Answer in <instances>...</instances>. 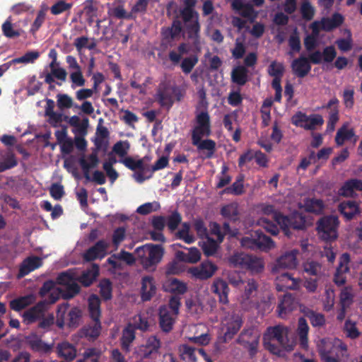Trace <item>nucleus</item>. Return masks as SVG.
<instances>
[{"mask_svg":"<svg viewBox=\"0 0 362 362\" xmlns=\"http://www.w3.org/2000/svg\"><path fill=\"white\" fill-rule=\"evenodd\" d=\"M288 328L281 325L268 327L263 337L264 347L277 356H281L284 351L293 350V345L288 344Z\"/></svg>","mask_w":362,"mask_h":362,"instance_id":"nucleus-1","label":"nucleus"},{"mask_svg":"<svg viewBox=\"0 0 362 362\" xmlns=\"http://www.w3.org/2000/svg\"><path fill=\"white\" fill-rule=\"evenodd\" d=\"M317 349L322 362H340L346 356L347 346L338 338H322L317 344Z\"/></svg>","mask_w":362,"mask_h":362,"instance_id":"nucleus-2","label":"nucleus"},{"mask_svg":"<svg viewBox=\"0 0 362 362\" xmlns=\"http://www.w3.org/2000/svg\"><path fill=\"white\" fill-rule=\"evenodd\" d=\"M185 95L186 88L184 86L164 84L158 90L157 100L162 107L169 110L175 101L182 100Z\"/></svg>","mask_w":362,"mask_h":362,"instance_id":"nucleus-3","label":"nucleus"},{"mask_svg":"<svg viewBox=\"0 0 362 362\" xmlns=\"http://www.w3.org/2000/svg\"><path fill=\"white\" fill-rule=\"evenodd\" d=\"M274 221L280 226L284 235L291 237V229L304 230L306 228L305 216L298 212L293 213L289 216H285L281 213L275 214Z\"/></svg>","mask_w":362,"mask_h":362,"instance_id":"nucleus-4","label":"nucleus"},{"mask_svg":"<svg viewBox=\"0 0 362 362\" xmlns=\"http://www.w3.org/2000/svg\"><path fill=\"white\" fill-rule=\"evenodd\" d=\"M69 307V305L68 303H64L57 306V325L59 328L64 327L65 324H66L69 327H77L79 325L82 317L81 309L77 307L72 308L69 311L67 317H66V313Z\"/></svg>","mask_w":362,"mask_h":362,"instance_id":"nucleus-5","label":"nucleus"},{"mask_svg":"<svg viewBox=\"0 0 362 362\" xmlns=\"http://www.w3.org/2000/svg\"><path fill=\"white\" fill-rule=\"evenodd\" d=\"M339 224L336 216H325L320 218L317 223L318 234L325 242H332L338 237L337 228Z\"/></svg>","mask_w":362,"mask_h":362,"instance_id":"nucleus-6","label":"nucleus"},{"mask_svg":"<svg viewBox=\"0 0 362 362\" xmlns=\"http://www.w3.org/2000/svg\"><path fill=\"white\" fill-rule=\"evenodd\" d=\"M260 336L261 334L257 328H245L240 333L236 343L247 349L250 356H254L257 352Z\"/></svg>","mask_w":362,"mask_h":362,"instance_id":"nucleus-7","label":"nucleus"},{"mask_svg":"<svg viewBox=\"0 0 362 362\" xmlns=\"http://www.w3.org/2000/svg\"><path fill=\"white\" fill-rule=\"evenodd\" d=\"M211 134L209 115H197L196 125L192 132V141L208 137Z\"/></svg>","mask_w":362,"mask_h":362,"instance_id":"nucleus-8","label":"nucleus"},{"mask_svg":"<svg viewBox=\"0 0 362 362\" xmlns=\"http://www.w3.org/2000/svg\"><path fill=\"white\" fill-rule=\"evenodd\" d=\"M217 266L211 261H204L199 267H194L189 269L188 272L194 278L199 280H206L214 276Z\"/></svg>","mask_w":362,"mask_h":362,"instance_id":"nucleus-9","label":"nucleus"},{"mask_svg":"<svg viewBox=\"0 0 362 362\" xmlns=\"http://www.w3.org/2000/svg\"><path fill=\"white\" fill-rule=\"evenodd\" d=\"M224 327L226 331L224 332V341L232 339L238 332L243 324L242 317L236 313H233L225 318Z\"/></svg>","mask_w":362,"mask_h":362,"instance_id":"nucleus-10","label":"nucleus"},{"mask_svg":"<svg viewBox=\"0 0 362 362\" xmlns=\"http://www.w3.org/2000/svg\"><path fill=\"white\" fill-rule=\"evenodd\" d=\"M108 247L109 244L105 240H100L84 252L83 258L86 262L101 259L106 255Z\"/></svg>","mask_w":362,"mask_h":362,"instance_id":"nucleus-11","label":"nucleus"},{"mask_svg":"<svg viewBox=\"0 0 362 362\" xmlns=\"http://www.w3.org/2000/svg\"><path fill=\"white\" fill-rule=\"evenodd\" d=\"M349 262L350 255L347 252L343 253L333 279L334 284L338 286L344 285L346 281V274L349 272Z\"/></svg>","mask_w":362,"mask_h":362,"instance_id":"nucleus-12","label":"nucleus"},{"mask_svg":"<svg viewBox=\"0 0 362 362\" xmlns=\"http://www.w3.org/2000/svg\"><path fill=\"white\" fill-rule=\"evenodd\" d=\"M164 250L161 245H148L147 258L141 262L143 267L148 269L156 266L160 262Z\"/></svg>","mask_w":362,"mask_h":362,"instance_id":"nucleus-13","label":"nucleus"},{"mask_svg":"<svg viewBox=\"0 0 362 362\" xmlns=\"http://www.w3.org/2000/svg\"><path fill=\"white\" fill-rule=\"evenodd\" d=\"M232 7L242 17L247 18L250 23H253L257 18L258 12L255 10L253 5L250 3H245L243 0H234L232 3Z\"/></svg>","mask_w":362,"mask_h":362,"instance_id":"nucleus-14","label":"nucleus"},{"mask_svg":"<svg viewBox=\"0 0 362 362\" xmlns=\"http://www.w3.org/2000/svg\"><path fill=\"white\" fill-rule=\"evenodd\" d=\"M183 33V26L182 21L175 17L169 27H165L161 29V35L163 39L167 42H170L179 38Z\"/></svg>","mask_w":362,"mask_h":362,"instance_id":"nucleus-15","label":"nucleus"},{"mask_svg":"<svg viewBox=\"0 0 362 362\" xmlns=\"http://www.w3.org/2000/svg\"><path fill=\"white\" fill-rule=\"evenodd\" d=\"M291 67L293 74L300 78L305 77L311 70V64L308 59L303 55L293 59Z\"/></svg>","mask_w":362,"mask_h":362,"instance_id":"nucleus-16","label":"nucleus"},{"mask_svg":"<svg viewBox=\"0 0 362 362\" xmlns=\"http://www.w3.org/2000/svg\"><path fill=\"white\" fill-rule=\"evenodd\" d=\"M185 31L182 35L185 33L187 37L190 40L195 48H199L200 46V30L201 25L199 19H194L189 23L185 24Z\"/></svg>","mask_w":362,"mask_h":362,"instance_id":"nucleus-17","label":"nucleus"},{"mask_svg":"<svg viewBox=\"0 0 362 362\" xmlns=\"http://www.w3.org/2000/svg\"><path fill=\"white\" fill-rule=\"evenodd\" d=\"M159 325L161 329L165 332H169L173 329L175 322V317L167 305H161L158 310Z\"/></svg>","mask_w":362,"mask_h":362,"instance_id":"nucleus-18","label":"nucleus"},{"mask_svg":"<svg viewBox=\"0 0 362 362\" xmlns=\"http://www.w3.org/2000/svg\"><path fill=\"white\" fill-rule=\"evenodd\" d=\"M45 310V302L40 301L34 306L24 312L23 321L26 324H32L41 319L44 316Z\"/></svg>","mask_w":362,"mask_h":362,"instance_id":"nucleus-19","label":"nucleus"},{"mask_svg":"<svg viewBox=\"0 0 362 362\" xmlns=\"http://www.w3.org/2000/svg\"><path fill=\"white\" fill-rule=\"evenodd\" d=\"M156 293V286L154 278L145 276L141 279V298L142 301H148Z\"/></svg>","mask_w":362,"mask_h":362,"instance_id":"nucleus-20","label":"nucleus"},{"mask_svg":"<svg viewBox=\"0 0 362 362\" xmlns=\"http://www.w3.org/2000/svg\"><path fill=\"white\" fill-rule=\"evenodd\" d=\"M211 291L218 296L219 302L222 304L228 303L229 287L228 283L222 279H216L214 281Z\"/></svg>","mask_w":362,"mask_h":362,"instance_id":"nucleus-21","label":"nucleus"},{"mask_svg":"<svg viewBox=\"0 0 362 362\" xmlns=\"http://www.w3.org/2000/svg\"><path fill=\"white\" fill-rule=\"evenodd\" d=\"M296 306L297 302L292 294L286 293L284 295L277 307L276 311L278 312L279 317L281 318L286 317L287 313L296 309Z\"/></svg>","mask_w":362,"mask_h":362,"instance_id":"nucleus-22","label":"nucleus"},{"mask_svg":"<svg viewBox=\"0 0 362 362\" xmlns=\"http://www.w3.org/2000/svg\"><path fill=\"white\" fill-rule=\"evenodd\" d=\"M298 253L297 250H292L285 252L277 259L276 267L277 268L290 269L296 268L298 264L297 255Z\"/></svg>","mask_w":362,"mask_h":362,"instance_id":"nucleus-23","label":"nucleus"},{"mask_svg":"<svg viewBox=\"0 0 362 362\" xmlns=\"http://www.w3.org/2000/svg\"><path fill=\"white\" fill-rule=\"evenodd\" d=\"M56 352L59 358L66 361H72L76 356L77 350L72 344L62 341L57 345Z\"/></svg>","mask_w":362,"mask_h":362,"instance_id":"nucleus-24","label":"nucleus"},{"mask_svg":"<svg viewBox=\"0 0 362 362\" xmlns=\"http://www.w3.org/2000/svg\"><path fill=\"white\" fill-rule=\"evenodd\" d=\"M35 300L36 296L34 294L30 293L11 300L9 302V307L11 310L19 312L29 305H33Z\"/></svg>","mask_w":362,"mask_h":362,"instance_id":"nucleus-25","label":"nucleus"},{"mask_svg":"<svg viewBox=\"0 0 362 362\" xmlns=\"http://www.w3.org/2000/svg\"><path fill=\"white\" fill-rule=\"evenodd\" d=\"M354 191H362V180L351 178L346 180L339 189V194L343 197H352Z\"/></svg>","mask_w":362,"mask_h":362,"instance_id":"nucleus-26","label":"nucleus"},{"mask_svg":"<svg viewBox=\"0 0 362 362\" xmlns=\"http://www.w3.org/2000/svg\"><path fill=\"white\" fill-rule=\"evenodd\" d=\"M339 211L347 221L351 220L356 214L360 213L358 204L354 200L341 202L339 205Z\"/></svg>","mask_w":362,"mask_h":362,"instance_id":"nucleus-27","label":"nucleus"},{"mask_svg":"<svg viewBox=\"0 0 362 362\" xmlns=\"http://www.w3.org/2000/svg\"><path fill=\"white\" fill-rule=\"evenodd\" d=\"M344 16L339 13H334L331 18H322L320 24L321 30L329 32L339 28L344 23Z\"/></svg>","mask_w":362,"mask_h":362,"instance_id":"nucleus-28","label":"nucleus"},{"mask_svg":"<svg viewBox=\"0 0 362 362\" xmlns=\"http://www.w3.org/2000/svg\"><path fill=\"white\" fill-rule=\"evenodd\" d=\"M88 160L90 162H87V160L82 157L79 159V164L83 170L84 177L88 181H90V169L96 168L100 161L98 156V152L93 151V152L88 156Z\"/></svg>","mask_w":362,"mask_h":362,"instance_id":"nucleus-29","label":"nucleus"},{"mask_svg":"<svg viewBox=\"0 0 362 362\" xmlns=\"http://www.w3.org/2000/svg\"><path fill=\"white\" fill-rule=\"evenodd\" d=\"M220 214L229 222L235 223L240 220L238 204L235 202L223 206Z\"/></svg>","mask_w":362,"mask_h":362,"instance_id":"nucleus-30","label":"nucleus"},{"mask_svg":"<svg viewBox=\"0 0 362 362\" xmlns=\"http://www.w3.org/2000/svg\"><path fill=\"white\" fill-rule=\"evenodd\" d=\"M98 274L99 267L98 264H93L90 269L83 271L76 280L84 287H88L95 281Z\"/></svg>","mask_w":362,"mask_h":362,"instance_id":"nucleus-31","label":"nucleus"},{"mask_svg":"<svg viewBox=\"0 0 362 362\" xmlns=\"http://www.w3.org/2000/svg\"><path fill=\"white\" fill-rule=\"evenodd\" d=\"M308 331L309 327L306 320L304 317H300L298 319L297 334L299 338V346L303 350L308 349Z\"/></svg>","mask_w":362,"mask_h":362,"instance_id":"nucleus-32","label":"nucleus"},{"mask_svg":"<svg viewBox=\"0 0 362 362\" xmlns=\"http://www.w3.org/2000/svg\"><path fill=\"white\" fill-rule=\"evenodd\" d=\"M41 265V258L36 256L29 257L24 259L23 263L21 264L19 269V274L21 276H24L28 274L30 272L39 268Z\"/></svg>","mask_w":362,"mask_h":362,"instance_id":"nucleus-33","label":"nucleus"},{"mask_svg":"<svg viewBox=\"0 0 362 362\" xmlns=\"http://www.w3.org/2000/svg\"><path fill=\"white\" fill-rule=\"evenodd\" d=\"M160 347V341L156 336L150 337L141 349L144 358H151L152 355L157 354Z\"/></svg>","mask_w":362,"mask_h":362,"instance_id":"nucleus-34","label":"nucleus"},{"mask_svg":"<svg viewBox=\"0 0 362 362\" xmlns=\"http://www.w3.org/2000/svg\"><path fill=\"white\" fill-rule=\"evenodd\" d=\"M88 313L93 321L100 320L101 310L100 304L101 300L100 298L95 294H91L88 299Z\"/></svg>","mask_w":362,"mask_h":362,"instance_id":"nucleus-35","label":"nucleus"},{"mask_svg":"<svg viewBox=\"0 0 362 362\" xmlns=\"http://www.w3.org/2000/svg\"><path fill=\"white\" fill-rule=\"evenodd\" d=\"M101 328L100 320L93 321L92 324L83 327L80 334L81 337H86L88 340H95L100 334Z\"/></svg>","mask_w":362,"mask_h":362,"instance_id":"nucleus-36","label":"nucleus"},{"mask_svg":"<svg viewBox=\"0 0 362 362\" xmlns=\"http://www.w3.org/2000/svg\"><path fill=\"white\" fill-rule=\"evenodd\" d=\"M192 144L197 146L199 151L206 150V158H211L216 151V142L212 139L202 140V139H194Z\"/></svg>","mask_w":362,"mask_h":362,"instance_id":"nucleus-37","label":"nucleus"},{"mask_svg":"<svg viewBox=\"0 0 362 362\" xmlns=\"http://www.w3.org/2000/svg\"><path fill=\"white\" fill-rule=\"evenodd\" d=\"M247 73L248 71L245 66H237L231 71V80L238 86H244L248 80Z\"/></svg>","mask_w":362,"mask_h":362,"instance_id":"nucleus-38","label":"nucleus"},{"mask_svg":"<svg viewBox=\"0 0 362 362\" xmlns=\"http://www.w3.org/2000/svg\"><path fill=\"white\" fill-rule=\"evenodd\" d=\"M70 124L74 127V132L80 136H85L87 134L88 127V119L83 118L82 119L74 115L70 118Z\"/></svg>","mask_w":362,"mask_h":362,"instance_id":"nucleus-39","label":"nucleus"},{"mask_svg":"<svg viewBox=\"0 0 362 362\" xmlns=\"http://www.w3.org/2000/svg\"><path fill=\"white\" fill-rule=\"evenodd\" d=\"M349 124L345 123L340 127L335 136L336 144L339 146H342L346 141H349L355 136L353 129L348 128Z\"/></svg>","mask_w":362,"mask_h":362,"instance_id":"nucleus-40","label":"nucleus"},{"mask_svg":"<svg viewBox=\"0 0 362 362\" xmlns=\"http://www.w3.org/2000/svg\"><path fill=\"white\" fill-rule=\"evenodd\" d=\"M135 327L134 325L129 323L122 331L121 338L122 347L127 350L135 339Z\"/></svg>","mask_w":362,"mask_h":362,"instance_id":"nucleus-41","label":"nucleus"},{"mask_svg":"<svg viewBox=\"0 0 362 362\" xmlns=\"http://www.w3.org/2000/svg\"><path fill=\"white\" fill-rule=\"evenodd\" d=\"M74 280L71 283L65 286L64 288H58L59 293L64 299H70L79 293L81 287Z\"/></svg>","mask_w":362,"mask_h":362,"instance_id":"nucleus-42","label":"nucleus"},{"mask_svg":"<svg viewBox=\"0 0 362 362\" xmlns=\"http://www.w3.org/2000/svg\"><path fill=\"white\" fill-rule=\"evenodd\" d=\"M255 237H256L257 250H264L271 249L274 246L271 238L259 230H255Z\"/></svg>","mask_w":362,"mask_h":362,"instance_id":"nucleus-43","label":"nucleus"},{"mask_svg":"<svg viewBox=\"0 0 362 362\" xmlns=\"http://www.w3.org/2000/svg\"><path fill=\"white\" fill-rule=\"evenodd\" d=\"M244 176L243 175H240L236 177L235 181L232 184L231 186L225 188L222 194H230L233 195H241L245 192L244 190Z\"/></svg>","mask_w":362,"mask_h":362,"instance_id":"nucleus-44","label":"nucleus"},{"mask_svg":"<svg viewBox=\"0 0 362 362\" xmlns=\"http://www.w3.org/2000/svg\"><path fill=\"white\" fill-rule=\"evenodd\" d=\"M177 258L185 262L188 263H196L201 258V253L199 250L196 247H192L189 249L187 253L184 252H178L177 253Z\"/></svg>","mask_w":362,"mask_h":362,"instance_id":"nucleus-45","label":"nucleus"},{"mask_svg":"<svg viewBox=\"0 0 362 362\" xmlns=\"http://www.w3.org/2000/svg\"><path fill=\"white\" fill-rule=\"evenodd\" d=\"M305 315L314 327L320 328L325 325V316L322 313H317L313 310H308Z\"/></svg>","mask_w":362,"mask_h":362,"instance_id":"nucleus-46","label":"nucleus"},{"mask_svg":"<svg viewBox=\"0 0 362 362\" xmlns=\"http://www.w3.org/2000/svg\"><path fill=\"white\" fill-rule=\"evenodd\" d=\"M28 344L32 350L40 353L47 354L52 349V344H48L42 339L35 337L28 340Z\"/></svg>","mask_w":362,"mask_h":362,"instance_id":"nucleus-47","label":"nucleus"},{"mask_svg":"<svg viewBox=\"0 0 362 362\" xmlns=\"http://www.w3.org/2000/svg\"><path fill=\"white\" fill-rule=\"evenodd\" d=\"M168 291L180 296L185 293L187 291V286L185 283L176 278H173L168 281Z\"/></svg>","mask_w":362,"mask_h":362,"instance_id":"nucleus-48","label":"nucleus"},{"mask_svg":"<svg viewBox=\"0 0 362 362\" xmlns=\"http://www.w3.org/2000/svg\"><path fill=\"white\" fill-rule=\"evenodd\" d=\"M1 30L3 35L9 39H13L16 37H18L21 36L23 30L21 29L16 30L13 28V25L12 24L10 18H8L1 25Z\"/></svg>","mask_w":362,"mask_h":362,"instance_id":"nucleus-49","label":"nucleus"},{"mask_svg":"<svg viewBox=\"0 0 362 362\" xmlns=\"http://www.w3.org/2000/svg\"><path fill=\"white\" fill-rule=\"evenodd\" d=\"M250 256V255L244 252H237L230 257V262L234 267L245 269Z\"/></svg>","mask_w":362,"mask_h":362,"instance_id":"nucleus-50","label":"nucleus"},{"mask_svg":"<svg viewBox=\"0 0 362 362\" xmlns=\"http://www.w3.org/2000/svg\"><path fill=\"white\" fill-rule=\"evenodd\" d=\"M119 162L124 165V166L128 169L133 171L136 170L144 171L145 170L143 159L135 160L132 157L128 156L124 158H121Z\"/></svg>","mask_w":362,"mask_h":362,"instance_id":"nucleus-51","label":"nucleus"},{"mask_svg":"<svg viewBox=\"0 0 362 362\" xmlns=\"http://www.w3.org/2000/svg\"><path fill=\"white\" fill-rule=\"evenodd\" d=\"M76 103L71 97L67 94L59 93L57 95V105L60 110L73 108L74 110Z\"/></svg>","mask_w":362,"mask_h":362,"instance_id":"nucleus-52","label":"nucleus"},{"mask_svg":"<svg viewBox=\"0 0 362 362\" xmlns=\"http://www.w3.org/2000/svg\"><path fill=\"white\" fill-rule=\"evenodd\" d=\"M48 7L46 6H42L40 10L37 12V16L33 21L30 32L35 35L36 32L40 28L42 25L44 23L46 17V12Z\"/></svg>","mask_w":362,"mask_h":362,"instance_id":"nucleus-53","label":"nucleus"},{"mask_svg":"<svg viewBox=\"0 0 362 362\" xmlns=\"http://www.w3.org/2000/svg\"><path fill=\"white\" fill-rule=\"evenodd\" d=\"M197 349L188 345H183L180 349V358L185 362H194L197 356Z\"/></svg>","mask_w":362,"mask_h":362,"instance_id":"nucleus-54","label":"nucleus"},{"mask_svg":"<svg viewBox=\"0 0 362 362\" xmlns=\"http://www.w3.org/2000/svg\"><path fill=\"white\" fill-rule=\"evenodd\" d=\"M205 238L206 241L202 243V249L206 257L212 256L216 253L219 243L218 240H215L209 236Z\"/></svg>","mask_w":362,"mask_h":362,"instance_id":"nucleus-55","label":"nucleus"},{"mask_svg":"<svg viewBox=\"0 0 362 362\" xmlns=\"http://www.w3.org/2000/svg\"><path fill=\"white\" fill-rule=\"evenodd\" d=\"M98 287L100 288V295L105 300L112 298V285L110 279H102L99 283Z\"/></svg>","mask_w":362,"mask_h":362,"instance_id":"nucleus-56","label":"nucleus"},{"mask_svg":"<svg viewBox=\"0 0 362 362\" xmlns=\"http://www.w3.org/2000/svg\"><path fill=\"white\" fill-rule=\"evenodd\" d=\"M101 352L96 348H88L83 354V358L78 360L77 362H99Z\"/></svg>","mask_w":362,"mask_h":362,"instance_id":"nucleus-57","label":"nucleus"},{"mask_svg":"<svg viewBox=\"0 0 362 362\" xmlns=\"http://www.w3.org/2000/svg\"><path fill=\"white\" fill-rule=\"evenodd\" d=\"M190 224L188 222H184L182 224V228L176 233L178 239L183 240L186 243L191 244L194 242L195 239L192 235L189 234Z\"/></svg>","mask_w":362,"mask_h":362,"instance_id":"nucleus-58","label":"nucleus"},{"mask_svg":"<svg viewBox=\"0 0 362 362\" xmlns=\"http://www.w3.org/2000/svg\"><path fill=\"white\" fill-rule=\"evenodd\" d=\"M305 209L308 212L320 214L324 209V204L321 199H308L305 202Z\"/></svg>","mask_w":362,"mask_h":362,"instance_id":"nucleus-59","label":"nucleus"},{"mask_svg":"<svg viewBox=\"0 0 362 362\" xmlns=\"http://www.w3.org/2000/svg\"><path fill=\"white\" fill-rule=\"evenodd\" d=\"M344 332L346 336L351 339H355L361 335V332L356 327V323L350 319L345 321Z\"/></svg>","mask_w":362,"mask_h":362,"instance_id":"nucleus-60","label":"nucleus"},{"mask_svg":"<svg viewBox=\"0 0 362 362\" xmlns=\"http://www.w3.org/2000/svg\"><path fill=\"white\" fill-rule=\"evenodd\" d=\"M165 220L168 230L170 232H174L182 222V216L175 210Z\"/></svg>","mask_w":362,"mask_h":362,"instance_id":"nucleus-61","label":"nucleus"},{"mask_svg":"<svg viewBox=\"0 0 362 362\" xmlns=\"http://www.w3.org/2000/svg\"><path fill=\"white\" fill-rule=\"evenodd\" d=\"M288 42L290 47V51L288 52L290 56H292L293 52L298 53L300 51V40L296 30L289 36Z\"/></svg>","mask_w":362,"mask_h":362,"instance_id":"nucleus-62","label":"nucleus"},{"mask_svg":"<svg viewBox=\"0 0 362 362\" xmlns=\"http://www.w3.org/2000/svg\"><path fill=\"white\" fill-rule=\"evenodd\" d=\"M285 71L283 63L277 61H272L268 66V74L274 78H282Z\"/></svg>","mask_w":362,"mask_h":362,"instance_id":"nucleus-63","label":"nucleus"},{"mask_svg":"<svg viewBox=\"0 0 362 362\" xmlns=\"http://www.w3.org/2000/svg\"><path fill=\"white\" fill-rule=\"evenodd\" d=\"M264 269V263L262 259L251 255L247 262L245 269L250 270L252 273H260Z\"/></svg>","mask_w":362,"mask_h":362,"instance_id":"nucleus-64","label":"nucleus"}]
</instances>
